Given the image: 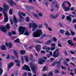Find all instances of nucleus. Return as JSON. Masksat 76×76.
Returning <instances> with one entry per match:
<instances>
[{
	"instance_id": "obj_1",
	"label": "nucleus",
	"mask_w": 76,
	"mask_h": 76,
	"mask_svg": "<svg viewBox=\"0 0 76 76\" xmlns=\"http://www.w3.org/2000/svg\"><path fill=\"white\" fill-rule=\"evenodd\" d=\"M42 30L40 29H37L33 34V36L34 37H39L40 36V35L42 34Z\"/></svg>"
},
{
	"instance_id": "obj_2",
	"label": "nucleus",
	"mask_w": 76,
	"mask_h": 76,
	"mask_svg": "<svg viewBox=\"0 0 76 76\" xmlns=\"http://www.w3.org/2000/svg\"><path fill=\"white\" fill-rule=\"evenodd\" d=\"M29 27L30 28H31V27H32V31H34L36 29H37L38 25H37V24L35 23H29L28 24Z\"/></svg>"
},
{
	"instance_id": "obj_3",
	"label": "nucleus",
	"mask_w": 76,
	"mask_h": 76,
	"mask_svg": "<svg viewBox=\"0 0 76 76\" xmlns=\"http://www.w3.org/2000/svg\"><path fill=\"white\" fill-rule=\"evenodd\" d=\"M25 30H26V27H23L22 26H20L18 29V30L20 32L19 36L21 34H23V33H24Z\"/></svg>"
},
{
	"instance_id": "obj_4",
	"label": "nucleus",
	"mask_w": 76,
	"mask_h": 76,
	"mask_svg": "<svg viewBox=\"0 0 76 76\" xmlns=\"http://www.w3.org/2000/svg\"><path fill=\"white\" fill-rule=\"evenodd\" d=\"M65 3H67L66 1H64L63 3V4L61 5L63 9L64 10L65 12H69L70 10V8L69 7H66L65 5Z\"/></svg>"
},
{
	"instance_id": "obj_5",
	"label": "nucleus",
	"mask_w": 76,
	"mask_h": 76,
	"mask_svg": "<svg viewBox=\"0 0 76 76\" xmlns=\"http://www.w3.org/2000/svg\"><path fill=\"white\" fill-rule=\"evenodd\" d=\"M59 50L58 49H57L55 52H53V57H58L59 56Z\"/></svg>"
},
{
	"instance_id": "obj_6",
	"label": "nucleus",
	"mask_w": 76,
	"mask_h": 76,
	"mask_svg": "<svg viewBox=\"0 0 76 76\" xmlns=\"http://www.w3.org/2000/svg\"><path fill=\"white\" fill-rule=\"evenodd\" d=\"M30 66L32 71L34 73H36V66L33 63H30Z\"/></svg>"
},
{
	"instance_id": "obj_7",
	"label": "nucleus",
	"mask_w": 76,
	"mask_h": 76,
	"mask_svg": "<svg viewBox=\"0 0 76 76\" xmlns=\"http://www.w3.org/2000/svg\"><path fill=\"white\" fill-rule=\"evenodd\" d=\"M3 13L4 16L5 17V18L4 19V22L6 23L8 21V17L7 14V13L5 12V11H3Z\"/></svg>"
},
{
	"instance_id": "obj_8",
	"label": "nucleus",
	"mask_w": 76,
	"mask_h": 76,
	"mask_svg": "<svg viewBox=\"0 0 76 76\" xmlns=\"http://www.w3.org/2000/svg\"><path fill=\"white\" fill-rule=\"evenodd\" d=\"M23 69L24 70H27L31 72V69L29 66L26 64L24 65L23 67Z\"/></svg>"
},
{
	"instance_id": "obj_9",
	"label": "nucleus",
	"mask_w": 76,
	"mask_h": 76,
	"mask_svg": "<svg viewBox=\"0 0 76 76\" xmlns=\"http://www.w3.org/2000/svg\"><path fill=\"white\" fill-rule=\"evenodd\" d=\"M52 4L57 9H59L60 6L59 4L56 1H53L52 2Z\"/></svg>"
},
{
	"instance_id": "obj_10",
	"label": "nucleus",
	"mask_w": 76,
	"mask_h": 76,
	"mask_svg": "<svg viewBox=\"0 0 76 76\" xmlns=\"http://www.w3.org/2000/svg\"><path fill=\"white\" fill-rule=\"evenodd\" d=\"M13 65H14L13 62H10V63H9L7 66L8 70H9L13 66Z\"/></svg>"
},
{
	"instance_id": "obj_11",
	"label": "nucleus",
	"mask_w": 76,
	"mask_h": 76,
	"mask_svg": "<svg viewBox=\"0 0 76 76\" xmlns=\"http://www.w3.org/2000/svg\"><path fill=\"white\" fill-rule=\"evenodd\" d=\"M13 21L14 23H15V27H18V25H17V23H18V20H17L15 16V15H13Z\"/></svg>"
},
{
	"instance_id": "obj_12",
	"label": "nucleus",
	"mask_w": 76,
	"mask_h": 76,
	"mask_svg": "<svg viewBox=\"0 0 76 76\" xmlns=\"http://www.w3.org/2000/svg\"><path fill=\"white\" fill-rule=\"evenodd\" d=\"M44 61H45V60H43V58H40L38 59V62L39 64H43Z\"/></svg>"
},
{
	"instance_id": "obj_13",
	"label": "nucleus",
	"mask_w": 76,
	"mask_h": 76,
	"mask_svg": "<svg viewBox=\"0 0 76 76\" xmlns=\"http://www.w3.org/2000/svg\"><path fill=\"white\" fill-rule=\"evenodd\" d=\"M18 15L19 16L20 20V22H22L23 21V15H21V12H18Z\"/></svg>"
},
{
	"instance_id": "obj_14",
	"label": "nucleus",
	"mask_w": 76,
	"mask_h": 76,
	"mask_svg": "<svg viewBox=\"0 0 76 76\" xmlns=\"http://www.w3.org/2000/svg\"><path fill=\"white\" fill-rule=\"evenodd\" d=\"M2 67V63L1 61H0V75H1L3 72V69L1 67Z\"/></svg>"
},
{
	"instance_id": "obj_15",
	"label": "nucleus",
	"mask_w": 76,
	"mask_h": 76,
	"mask_svg": "<svg viewBox=\"0 0 76 76\" xmlns=\"http://www.w3.org/2000/svg\"><path fill=\"white\" fill-rule=\"evenodd\" d=\"M4 11H6V10H8L9 9V6L6 5L5 3L4 4Z\"/></svg>"
},
{
	"instance_id": "obj_16",
	"label": "nucleus",
	"mask_w": 76,
	"mask_h": 76,
	"mask_svg": "<svg viewBox=\"0 0 76 76\" xmlns=\"http://www.w3.org/2000/svg\"><path fill=\"white\" fill-rule=\"evenodd\" d=\"M1 30L4 33H7V30L4 26H1L0 28Z\"/></svg>"
},
{
	"instance_id": "obj_17",
	"label": "nucleus",
	"mask_w": 76,
	"mask_h": 76,
	"mask_svg": "<svg viewBox=\"0 0 76 76\" xmlns=\"http://www.w3.org/2000/svg\"><path fill=\"white\" fill-rule=\"evenodd\" d=\"M67 42L70 45H71V46H74V43H73L72 40H68L67 41Z\"/></svg>"
},
{
	"instance_id": "obj_18",
	"label": "nucleus",
	"mask_w": 76,
	"mask_h": 76,
	"mask_svg": "<svg viewBox=\"0 0 76 76\" xmlns=\"http://www.w3.org/2000/svg\"><path fill=\"white\" fill-rule=\"evenodd\" d=\"M59 15V14H57L56 15H54V14H51L50 16L51 18H56V17H58Z\"/></svg>"
},
{
	"instance_id": "obj_19",
	"label": "nucleus",
	"mask_w": 76,
	"mask_h": 76,
	"mask_svg": "<svg viewBox=\"0 0 76 76\" xmlns=\"http://www.w3.org/2000/svg\"><path fill=\"white\" fill-rule=\"evenodd\" d=\"M15 61L17 63L16 65L20 67V60H15Z\"/></svg>"
},
{
	"instance_id": "obj_20",
	"label": "nucleus",
	"mask_w": 76,
	"mask_h": 76,
	"mask_svg": "<svg viewBox=\"0 0 76 76\" xmlns=\"http://www.w3.org/2000/svg\"><path fill=\"white\" fill-rule=\"evenodd\" d=\"M40 46L39 45H37L35 46V48L37 51H39L40 49Z\"/></svg>"
},
{
	"instance_id": "obj_21",
	"label": "nucleus",
	"mask_w": 76,
	"mask_h": 76,
	"mask_svg": "<svg viewBox=\"0 0 76 76\" xmlns=\"http://www.w3.org/2000/svg\"><path fill=\"white\" fill-rule=\"evenodd\" d=\"M71 16L69 15H69L66 16V20H69L70 22H72V18H71Z\"/></svg>"
},
{
	"instance_id": "obj_22",
	"label": "nucleus",
	"mask_w": 76,
	"mask_h": 76,
	"mask_svg": "<svg viewBox=\"0 0 76 76\" xmlns=\"http://www.w3.org/2000/svg\"><path fill=\"white\" fill-rule=\"evenodd\" d=\"M14 53L16 58H18V53H17V52H16V51H15V50H14Z\"/></svg>"
},
{
	"instance_id": "obj_23",
	"label": "nucleus",
	"mask_w": 76,
	"mask_h": 76,
	"mask_svg": "<svg viewBox=\"0 0 76 76\" xmlns=\"http://www.w3.org/2000/svg\"><path fill=\"white\" fill-rule=\"evenodd\" d=\"M65 35L66 36H70L71 34L68 31V30H66V32L65 33Z\"/></svg>"
},
{
	"instance_id": "obj_24",
	"label": "nucleus",
	"mask_w": 76,
	"mask_h": 76,
	"mask_svg": "<svg viewBox=\"0 0 76 76\" xmlns=\"http://www.w3.org/2000/svg\"><path fill=\"white\" fill-rule=\"evenodd\" d=\"M63 59V57H61L60 58L59 61H57V64H61V61Z\"/></svg>"
},
{
	"instance_id": "obj_25",
	"label": "nucleus",
	"mask_w": 76,
	"mask_h": 76,
	"mask_svg": "<svg viewBox=\"0 0 76 76\" xmlns=\"http://www.w3.org/2000/svg\"><path fill=\"white\" fill-rule=\"evenodd\" d=\"M24 58H25V60L27 62H28L29 61V59L27 56H25Z\"/></svg>"
},
{
	"instance_id": "obj_26",
	"label": "nucleus",
	"mask_w": 76,
	"mask_h": 76,
	"mask_svg": "<svg viewBox=\"0 0 76 76\" xmlns=\"http://www.w3.org/2000/svg\"><path fill=\"white\" fill-rule=\"evenodd\" d=\"M1 49L3 50H5L6 48V47L5 45H2V46H1Z\"/></svg>"
},
{
	"instance_id": "obj_27",
	"label": "nucleus",
	"mask_w": 76,
	"mask_h": 76,
	"mask_svg": "<svg viewBox=\"0 0 76 76\" xmlns=\"http://www.w3.org/2000/svg\"><path fill=\"white\" fill-rule=\"evenodd\" d=\"M52 42V41L51 40H48V41H47L46 42V44H47V45H50V43Z\"/></svg>"
},
{
	"instance_id": "obj_28",
	"label": "nucleus",
	"mask_w": 76,
	"mask_h": 76,
	"mask_svg": "<svg viewBox=\"0 0 76 76\" xmlns=\"http://www.w3.org/2000/svg\"><path fill=\"white\" fill-rule=\"evenodd\" d=\"M21 61L22 62V63H23V64L24 63V60L23 56H21Z\"/></svg>"
},
{
	"instance_id": "obj_29",
	"label": "nucleus",
	"mask_w": 76,
	"mask_h": 76,
	"mask_svg": "<svg viewBox=\"0 0 76 76\" xmlns=\"http://www.w3.org/2000/svg\"><path fill=\"white\" fill-rule=\"evenodd\" d=\"M20 53L21 54H25L26 53V52L25 50H20Z\"/></svg>"
},
{
	"instance_id": "obj_30",
	"label": "nucleus",
	"mask_w": 76,
	"mask_h": 76,
	"mask_svg": "<svg viewBox=\"0 0 76 76\" xmlns=\"http://www.w3.org/2000/svg\"><path fill=\"white\" fill-rule=\"evenodd\" d=\"M65 30H63V29H60V32L61 34H64L65 33Z\"/></svg>"
},
{
	"instance_id": "obj_31",
	"label": "nucleus",
	"mask_w": 76,
	"mask_h": 76,
	"mask_svg": "<svg viewBox=\"0 0 76 76\" xmlns=\"http://www.w3.org/2000/svg\"><path fill=\"white\" fill-rule=\"evenodd\" d=\"M15 42H16L17 43H19L20 42V40L18 38L16 40H14Z\"/></svg>"
},
{
	"instance_id": "obj_32",
	"label": "nucleus",
	"mask_w": 76,
	"mask_h": 76,
	"mask_svg": "<svg viewBox=\"0 0 76 76\" xmlns=\"http://www.w3.org/2000/svg\"><path fill=\"white\" fill-rule=\"evenodd\" d=\"M10 24L8 23L6 24V27L7 28V29H10Z\"/></svg>"
},
{
	"instance_id": "obj_33",
	"label": "nucleus",
	"mask_w": 76,
	"mask_h": 76,
	"mask_svg": "<svg viewBox=\"0 0 76 76\" xmlns=\"http://www.w3.org/2000/svg\"><path fill=\"white\" fill-rule=\"evenodd\" d=\"M47 69H48V67L47 66H44L43 67V71H45L47 70Z\"/></svg>"
},
{
	"instance_id": "obj_34",
	"label": "nucleus",
	"mask_w": 76,
	"mask_h": 76,
	"mask_svg": "<svg viewBox=\"0 0 76 76\" xmlns=\"http://www.w3.org/2000/svg\"><path fill=\"white\" fill-rule=\"evenodd\" d=\"M24 34L25 35H26V36H28L29 34L28 32V31H26L25 33H24Z\"/></svg>"
},
{
	"instance_id": "obj_35",
	"label": "nucleus",
	"mask_w": 76,
	"mask_h": 76,
	"mask_svg": "<svg viewBox=\"0 0 76 76\" xmlns=\"http://www.w3.org/2000/svg\"><path fill=\"white\" fill-rule=\"evenodd\" d=\"M26 20L27 22H29L30 21L29 17H27L26 18Z\"/></svg>"
},
{
	"instance_id": "obj_36",
	"label": "nucleus",
	"mask_w": 76,
	"mask_h": 76,
	"mask_svg": "<svg viewBox=\"0 0 76 76\" xmlns=\"http://www.w3.org/2000/svg\"><path fill=\"white\" fill-rule=\"evenodd\" d=\"M8 47L9 48H12V45L11 43H8Z\"/></svg>"
},
{
	"instance_id": "obj_37",
	"label": "nucleus",
	"mask_w": 76,
	"mask_h": 76,
	"mask_svg": "<svg viewBox=\"0 0 76 76\" xmlns=\"http://www.w3.org/2000/svg\"><path fill=\"white\" fill-rule=\"evenodd\" d=\"M35 42H36V43H37L42 44L43 43V42H41L39 40H36V41H35Z\"/></svg>"
},
{
	"instance_id": "obj_38",
	"label": "nucleus",
	"mask_w": 76,
	"mask_h": 76,
	"mask_svg": "<svg viewBox=\"0 0 76 76\" xmlns=\"http://www.w3.org/2000/svg\"><path fill=\"white\" fill-rule=\"evenodd\" d=\"M9 2L10 3V5L12 6H13V4H12V3L13 4V2L12 0H10Z\"/></svg>"
},
{
	"instance_id": "obj_39",
	"label": "nucleus",
	"mask_w": 76,
	"mask_h": 76,
	"mask_svg": "<svg viewBox=\"0 0 76 76\" xmlns=\"http://www.w3.org/2000/svg\"><path fill=\"white\" fill-rule=\"evenodd\" d=\"M71 33L72 36H74L75 35V32L72 31V30L71 31Z\"/></svg>"
},
{
	"instance_id": "obj_40",
	"label": "nucleus",
	"mask_w": 76,
	"mask_h": 76,
	"mask_svg": "<svg viewBox=\"0 0 76 76\" xmlns=\"http://www.w3.org/2000/svg\"><path fill=\"white\" fill-rule=\"evenodd\" d=\"M70 67H68V71L71 72H72L73 70L72 69H70Z\"/></svg>"
},
{
	"instance_id": "obj_41",
	"label": "nucleus",
	"mask_w": 76,
	"mask_h": 76,
	"mask_svg": "<svg viewBox=\"0 0 76 76\" xmlns=\"http://www.w3.org/2000/svg\"><path fill=\"white\" fill-rule=\"evenodd\" d=\"M57 61H55V62H54L52 65L53 66H54L55 65H56V64H58V63H57Z\"/></svg>"
},
{
	"instance_id": "obj_42",
	"label": "nucleus",
	"mask_w": 76,
	"mask_h": 76,
	"mask_svg": "<svg viewBox=\"0 0 76 76\" xmlns=\"http://www.w3.org/2000/svg\"><path fill=\"white\" fill-rule=\"evenodd\" d=\"M65 2H67L68 3V5H69V7L70 9V7H71V6H72V5L71 4H70V3H69V2L68 1H65Z\"/></svg>"
},
{
	"instance_id": "obj_43",
	"label": "nucleus",
	"mask_w": 76,
	"mask_h": 76,
	"mask_svg": "<svg viewBox=\"0 0 76 76\" xmlns=\"http://www.w3.org/2000/svg\"><path fill=\"white\" fill-rule=\"evenodd\" d=\"M9 13L10 15H12V9H10L9 10Z\"/></svg>"
},
{
	"instance_id": "obj_44",
	"label": "nucleus",
	"mask_w": 76,
	"mask_h": 76,
	"mask_svg": "<svg viewBox=\"0 0 76 76\" xmlns=\"http://www.w3.org/2000/svg\"><path fill=\"white\" fill-rule=\"evenodd\" d=\"M58 24L60 27H63V25L61 23H59Z\"/></svg>"
},
{
	"instance_id": "obj_45",
	"label": "nucleus",
	"mask_w": 76,
	"mask_h": 76,
	"mask_svg": "<svg viewBox=\"0 0 76 76\" xmlns=\"http://www.w3.org/2000/svg\"><path fill=\"white\" fill-rule=\"evenodd\" d=\"M7 59H8L10 58V56L9 54H8L6 56Z\"/></svg>"
},
{
	"instance_id": "obj_46",
	"label": "nucleus",
	"mask_w": 76,
	"mask_h": 76,
	"mask_svg": "<svg viewBox=\"0 0 76 76\" xmlns=\"http://www.w3.org/2000/svg\"><path fill=\"white\" fill-rule=\"evenodd\" d=\"M12 34H13L14 35H15L16 34V32L15 31H12Z\"/></svg>"
},
{
	"instance_id": "obj_47",
	"label": "nucleus",
	"mask_w": 76,
	"mask_h": 76,
	"mask_svg": "<svg viewBox=\"0 0 76 76\" xmlns=\"http://www.w3.org/2000/svg\"><path fill=\"white\" fill-rule=\"evenodd\" d=\"M53 41H54V42H56L57 40V39L55 37H53Z\"/></svg>"
},
{
	"instance_id": "obj_48",
	"label": "nucleus",
	"mask_w": 76,
	"mask_h": 76,
	"mask_svg": "<svg viewBox=\"0 0 76 76\" xmlns=\"http://www.w3.org/2000/svg\"><path fill=\"white\" fill-rule=\"evenodd\" d=\"M54 72L55 73L57 74V73H59V71H58V70H55Z\"/></svg>"
},
{
	"instance_id": "obj_49",
	"label": "nucleus",
	"mask_w": 76,
	"mask_h": 76,
	"mask_svg": "<svg viewBox=\"0 0 76 76\" xmlns=\"http://www.w3.org/2000/svg\"><path fill=\"white\" fill-rule=\"evenodd\" d=\"M43 26L42 24H40L39 25L38 28H42V27Z\"/></svg>"
},
{
	"instance_id": "obj_50",
	"label": "nucleus",
	"mask_w": 76,
	"mask_h": 76,
	"mask_svg": "<svg viewBox=\"0 0 76 76\" xmlns=\"http://www.w3.org/2000/svg\"><path fill=\"white\" fill-rule=\"evenodd\" d=\"M42 49H43L46 50V49H47V46H44L43 47Z\"/></svg>"
},
{
	"instance_id": "obj_51",
	"label": "nucleus",
	"mask_w": 76,
	"mask_h": 76,
	"mask_svg": "<svg viewBox=\"0 0 76 76\" xmlns=\"http://www.w3.org/2000/svg\"><path fill=\"white\" fill-rule=\"evenodd\" d=\"M61 68L63 69H66V67L65 66V67H64V66H62Z\"/></svg>"
},
{
	"instance_id": "obj_52",
	"label": "nucleus",
	"mask_w": 76,
	"mask_h": 76,
	"mask_svg": "<svg viewBox=\"0 0 76 76\" xmlns=\"http://www.w3.org/2000/svg\"><path fill=\"white\" fill-rule=\"evenodd\" d=\"M49 75L50 76H53V75L52 72H49Z\"/></svg>"
},
{
	"instance_id": "obj_53",
	"label": "nucleus",
	"mask_w": 76,
	"mask_h": 76,
	"mask_svg": "<svg viewBox=\"0 0 76 76\" xmlns=\"http://www.w3.org/2000/svg\"><path fill=\"white\" fill-rule=\"evenodd\" d=\"M70 64H71L74 67H76V65H75V64L74 63H72V62H70Z\"/></svg>"
},
{
	"instance_id": "obj_54",
	"label": "nucleus",
	"mask_w": 76,
	"mask_h": 76,
	"mask_svg": "<svg viewBox=\"0 0 76 76\" xmlns=\"http://www.w3.org/2000/svg\"><path fill=\"white\" fill-rule=\"evenodd\" d=\"M11 58L12 60H15V56H11Z\"/></svg>"
},
{
	"instance_id": "obj_55",
	"label": "nucleus",
	"mask_w": 76,
	"mask_h": 76,
	"mask_svg": "<svg viewBox=\"0 0 76 76\" xmlns=\"http://www.w3.org/2000/svg\"><path fill=\"white\" fill-rule=\"evenodd\" d=\"M38 15L39 16H40L41 17L43 16V14H42V13H41V12H39V13Z\"/></svg>"
},
{
	"instance_id": "obj_56",
	"label": "nucleus",
	"mask_w": 76,
	"mask_h": 76,
	"mask_svg": "<svg viewBox=\"0 0 76 76\" xmlns=\"http://www.w3.org/2000/svg\"><path fill=\"white\" fill-rule=\"evenodd\" d=\"M21 14H22V15H23L24 16V17H25L26 15V14L24 13V12H21Z\"/></svg>"
},
{
	"instance_id": "obj_57",
	"label": "nucleus",
	"mask_w": 76,
	"mask_h": 76,
	"mask_svg": "<svg viewBox=\"0 0 76 76\" xmlns=\"http://www.w3.org/2000/svg\"><path fill=\"white\" fill-rule=\"evenodd\" d=\"M29 8L30 9H31V10H34V7H32V6H30L29 7Z\"/></svg>"
},
{
	"instance_id": "obj_58",
	"label": "nucleus",
	"mask_w": 76,
	"mask_h": 76,
	"mask_svg": "<svg viewBox=\"0 0 76 76\" xmlns=\"http://www.w3.org/2000/svg\"><path fill=\"white\" fill-rule=\"evenodd\" d=\"M70 52L71 53V54H73L75 53V52H74V51H73V50H71L70 51Z\"/></svg>"
},
{
	"instance_id": "obj_59",
	"label": "nucleus",
	"mask_w": 76,
	"mask_h": 76,
	"mask_svg": "<svg viewBox=\"0 0 76 76\" xmlns=\"http://www.w3.org/2000/svg\"><path fill=\"white\" fill-rule=\"evenodd\" d=\"M76 19H73V20L72 23H76Z\"/></svg>"
},
{
	"instance_id": "obj_60",
	"label": "nucleus",
	"mask_w": 76,
	"mask_h": 76,
	"mask_svg": "<svg viewBox=\"0 0 76 76\" xmlns=\"http://www.w3.org/2000/svg\"><path fill=\"white\" fill-rule=\"evenodd\" d=\"M51 45L53 47L54 46H56V45L55 43H52V44H51Z\"/></svg>"
},
{
	"instance_id": "obj_61",
	"label": "nucleus",
	"mask_w": 76,
	"mask_h": 76,
	"mask_svg": "<svg viewBox=\"0 0 76 76\" xmlns=\"http://www.w3.org/2000/svg\"><path fill=\"white\" fill-rule=\"evenodd\" d=\"M41 53H43V54H45L46 52L45 50H41Z\"/></svg>"
},
{
	"instance_id": "obj_62",
	"label": "nucleus",
	"mask_w": 76,
	"mask_h": 76,
	"mask_svg": "<svg viewBox=\"0 0 76 76\" xmlns=\"http://www.w3.org/2000/svg\"><path fill=\"white\" fill-rule=\"evenodd\" d=\"M27 73H26V72H25L23 74V76H27Z\"/></svg>"
},
{
	"instance_id": "obj_63",
	"label": "nucleus",
	"mask_w": 76,
	"mask_h": 76,
	"mask_svg": "<svg viewBox=\"0 0 76 76\" xmlns=\"http://www.w3.org/2000/svg\"><path fill=\"white\" fill-rule=\"evenodd\" d=\"M58 47H62L61 45V43H58Z\"/></svg>"
},
{
	"instance_id": "obj_64",
	"label": "nucleus",
	"mask_w": 76,
	"mask_h": 76,
	"mask_svg": "<svg viewBox=\"0 0 76 76\" xmlns=\"http://www.w3.org/2000/svg\"><path fill=\"white\" fill-rule=\"evenodd\" d=\"M43 76H50V72L49 73L48 76V75H47L46 74H43Z\"/></svg>"
}]
</instances>
